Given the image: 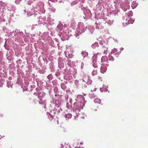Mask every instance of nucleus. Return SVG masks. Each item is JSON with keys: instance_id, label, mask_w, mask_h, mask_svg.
Returning <instances> with one entry per match:
<instances>
[{"instance_id": "nucleus-15", "label": "nucleus", "mask_w": 148, "mask_h": 148, "mask_svg": "<svg viewBox=\"0 0 148 148\" xmlns=\"http://www.w3.org/2000/svg\"><path fill=\"white\" fill-rule=\"evenodd\" d=\"M11 77H10H10L9 78V79L10 80L11 79Z\"/></svg>"}, {"instance_id": "nucleus-6", "label": "nucleus", "mask_w": 148, "mask_h": 148, "mask_svg": "<svg viewBox=\"0 0 148 148\" xmlns=\"http://www.w3.org/2000/svg\"><path fill=\"white\" fill-rule=\"evenodd\" d=\"M77 98L78 99H80L81 98L83 99V97L82 95H77Z\"/></svg>"}, {"instance_id": "nucleus-18", "label": "nucleus", "mask_w": 148, "mask_h": 148, "mask_svg": "<svg viewBox=\"0 0 148 148\" xmlns=\"http://www.w3.org/2000/svg\"><path fill=\"white\" fill-rule=\"evenodd\" d=\"M70 102H71V100H70Z\"/></svg>"}, {"instance_id": "nucleus-11", "label": "nucleus", "mask_w": 148, "mask_h": 148, "mask_svg": "<svg viewBox=\"0 0 148 148\" xmlns=\"http://www.w3.org/2000/svg\"><path fill=\"white\" fill-rule=\"evenodd\" d=\"M69 56L70 57V58H72V56H73V55L71 54H70L69 55Z\"/></svg>"}, {"instance_id": "nucleus-2", "label": "nucleus", "mask_w": 148, "mask_h": 148, "mask_svg": "<svg viewBox=\"0 0 148 148\" xmlns=\"http://www.w3.org/2000/svg\"><path fill=\"white\" fill-rule=\"evenodd\" d=\"M101 72V73H105L106 71V68L104 66H101L100 68Z\"/></svg>"}, {"instance_id": "nucleus-5", "label": "nucleus", "mask_w": 148, "mask_h": 148, "mask_svg": "<svg viewBox=\"0 0 148 148\" xmlns=\"http://www.w3.org/2000/svg\"><path fill=\"white\" fill-rule=\"evenodd\" d=\"M94 102L95 103H101V100L98 98H95L94 100Z\"/></svg>"}, {"instance_id": "nucleus-1", "label": "nucleus", "mask_w": 148, "mask_h": 148, "mask_svg": "<svg viewBox=\"0 0 148 148\" xmlns=\"http://www.w3.org/2000/svg\"><path fill=\"white\" fill-rule=\"evenodd\" d=\"M134 22V20L132 18H130L127 21V20H126V22L125 23L124 22L123 23V26H125L130 23L132 24Z\"/></svg>"}, {"instance_id": "nucleus-13", "label": "nucleus", "mask_w": 148, "mask_h": 148, "mask_svg": "<svg viewBox=\"0 0 148 148\" xmlns=\"http://www.w3.org/2000/svg\"><path fill=\"white\" fill-rule=\"evenodd\" d=\"M11 77H10H10L9 78V79L10 80L11 79Z\"/></svg>"}, {"instance_id": "nucleus-12", "label": "nucleus", "mask_w": 148, "mask_h": 148, "mask_svg": "<svg viewBox=\"0 0 148 148\" xmlns=\"http://www.w3.org/2000/svg\"><path fill=\"white\" fill-rule=\"evenodd\" d=\"M85 102H86V101H84V103H85Z\"/></svg>"}, {"instance_id": "nucleus-17", "label": "nucleus", "mask_w": 148, "mask_h": 148, "mask_svg": "<svg viewBox=\"0 0 148 148\" xmlns=\"http://www.w3.org/2000/svg\"><path fill=\"white\" fill-rule=\"evenodd\" d=\"M20 1H21V0H19Z\"/></svg>"}, {"instance_id": "nucleus-7", "label": "nucleus", "mask_w": 148, "mask_h": 148, "mask_svg": "<svg viewBox=\"0 0 148 148\" xmlns=\"http://www.w3.org/2000/svg\"><path fill=\"white\" fill-rule=\"evenodd\" d=\"M133 14V13L132 11H130V13L128 14V15L129 16H132Z\"/></svg>"}, {"instance_id": "nucleus-10", "label": "nucleus", "mask_w": 148, "mask_h": 148, "mask_svg": "<svg viewBox=\"0 0 148 148\" xmlns=\"http://www.w3.org/2000/svg\"><path fill=\"white\" fill-rule=\"evenodd\" d=\"M91 97H95V95H94V94H91Z\"/></svg>"}, {"instance_id": "nucleus-16", "label": "nucleus", "mask_w": 148, "mask_h": 148, "mask_svg": "<svg viewBox=\"0 0 148 148\" xmlns=\"http://www.w3.org/2000/svg\"><path fill=\"white\" fill-rule=\"evenodd\" d=\"M38 98L39 99H40V97H38Z\"/></svg>"}, {"instance_id": "nucleus-4", "label": "nucleus", "mask_w": 148, "mask_h": 148, "mask_svg": "<svg viewBox=\"0 0 148 148\" xmlns=\"http://www.w3.org/2000/svg\"><path fill=\"white\" fill-rule=\"evenodd\" d=\"M72 116V114H71L68 113V114H65V118H66V119H69L71 118Z\"/></svg>"}, {"instance_id": "nucleus-14", "label": "nucleus", "mask_w": 148, "mask_h": 148, "mask_svg": "<svg viewBox=\"0 0 148 148\" xmlns=\"http://www.w3.org/2000/svg\"><path fill=\"white\" fill-rule=\"evenodd\" d=\"M11 77H10H10L9 78V79L10 80L11 79Z\"/></svg>"}, {"instance_id": "nucleus-9", "label": "nucleus", "mask_w": 148, "mask_h": 148, "mask_svg": "<svg viewBox=\"0 0 148 148\" xmlns=\"http://www.w3.org/2000/svg\"><path fill=\"white\" fill-rule=\"evenodd\" d=\"M88 55V53L87 52H84V55H85V56H87Z\"/></svg>"}, {"instance_id": "nucleus-19", "label": "nucleus", "mask_w": 148, "mask_h": 148, "mask_svg": "<svg viewBox=\"0 0 148 148\" xmlns=\"http://www.w3.org/2000/svg\"><path fill=\"white\" fill-rule=\"evenodd\" d=\"M81 108H82H82H83L82 107Z\"/></svg>"}, {"instance_id": "nucleus-3", "label": "nucleus", "mask_w": 148, "mask_h": 148, "mask_svg": "<svg viewBox=\"0 0 148 148\" xmlns=\"http://www.w3.org/2000/svg\"><path fill=\"white\" fill-rule=\"evenodd\" d=\"M60 148H70V146L68 145L65 144H64V145L61 144Z\"/></svg>"}, {"instance_id": "nucleus-8", "label": "nucleus", "mask_w": 148, "mask_h": 148, "mask_svg": "<svg viewBox=\"0 0 148 148\" xmlns=\"http://www.w3.org/2000/svg\"><path fill=\"white\" fill-rule=\"evenodd\" d=\"M97 73L96 71H93L92 73V75H95Z\"/></svg>"}]
</instances>
